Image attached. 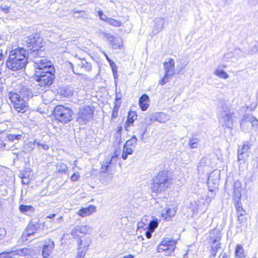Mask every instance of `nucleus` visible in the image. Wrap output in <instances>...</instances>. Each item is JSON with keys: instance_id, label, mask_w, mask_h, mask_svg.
I'll return each mask as SVG.
<instances>
[{"instance_id": "f257e3e1", "label": "nucleus", "mask_w": 258, "mask_h": 258, "mask_svg": "<svg viewBox=\"0 0 258 258\" xmlns=\"http://www.w3.org/2000/svg\"><path fill=\"white\" fill-rule=\"evenodd\" d=\"M36 81L41 87L50 86L54 79V68L50 61L44 57H36L33 60Z\"/></svg>"}, {"instance_id": "f03ea898", "label": "nucleus", "mask_w": 258, "mask_h": 258, "mask_svg": "<svg viewBox=\"0 0 258 258\" xmlns=\"http://www.w3.org/2000/svg\"><path fill=\"white\" fill-rule=\"evenodd\" d=\"M28 53L23 48L12 50L6 61V67L13 71H17L25 68L28 61Z\"/></svg>"}, {"instance_id": "7ed1b4c3", "label": "nucleus", "mask_w": 258, "mask_h": 258, "mask_svg": "<svg viewBox=\"0 0 258 258\" xmlns=\"http://www.w3.org/2000/svg\"><path fill=\"white\" fill-rule=\"evenodd\" d=\"M20 94L16 92H10L9 97L13 103L14 107L19 113H24L28 108L27 98L32 96V93L26 86H22Z\"/></svg>"}, {"instance_id": "20e7f679", "label": "nucleus", "mask_w": 258, "mask_h": 258, "mask_svg": "<svg viewBox=\"0 0 258 258\" xmlns=\"http://www.w3.org/2000/svg\"><path fill=\"white\" fill-rule=\"evenodd\" d=\"M217 117L221 126L224 128H231L233 124L232 113L230 112L227 105L223 103L219 107Z\"/></svg>"}, {"instance_id": "39448f33", "label": "nucleus", "mask_w": 258, "mask_h": 258, "mask_svg": "<svg viewBox=\"0 0 258 258\" xmlns=\"http://www.w3.org/2000/svg\"><path fill=\"white\" fill-rule=\"evenodd\" d=\"M169 184L167 174L164 171H161L154 178L151 189L155 193L161 192L167 188Z\"/></svg>"}, {"instance_id": "423d86ee", "label": "nucleus", "mask_w": 258, "mask_h": 258, "mask_svg": "<svg viewBox=\"0 0 258 258\" xmlns=\"http://www.w3.org/2000/svg\"><path fill=\"white\" fill-rule=\"evenodd\" d=\"M73 111L69 107L57 105L54 109V115L60 122L66 123L72 120Z\"/></svg>"}, {"instance_id": "0eeeda50", "label": "nucleus", "mask_w": 258, "mask_h": 258, "mask_svg": "<svg viewBox=\"0 0 258 258\" xmlns=\"http://www.w3.org/2000/svg\"><path fill=\"white\" fill-rule=\"evenodd\" d=\"M94 109L89 106L81 107L78 113L77 120L80 124H86L93 119Z\"/></svg>"}, {"instance_id": "6e6552de", "label": "nucleus", "mask_w": 258, "mask_h": 258, "mask_svg": "<svg viewBox=\"0 0 258 258\" xmlns=\"http://www.w3.org/2000/svg\"><path fill=\"white\" fill-rule=\"evenodd\" d=\"M164 68L165 75L164 77L159 81V84L164 85L169 82L170 79L175 74V62L173 58H169L168 61L164 62Z\"/></svg>"}, {"instance_id": "1a4fd4ad", "label": "nucleus", "mask_w": 258, "mask_h": 258, "mask_svg": "<svg viewBox=\"0 0 258 258\" xmlns=\"http://www.w3.org/2000/svg\"><path fill=\"white\" fill-rule=\"evenodd\" d=\"M92 228L87 225H78L73 227L71 234L74 238H76L79 234H87L92 232Z\"/></svg>"}, {"instance_id": "9d476101", "label": "nucleus", "mask_w": 258, "mask_h": 258, "mask_svg": "<svg viewBox=\"0 0 258 258\" xmlns=\"http://www.w3.org/2000/svg\"><path fill=\"white\" fill-rule=\"evenodd\" d=\"M176 242L170 238L164 239L157 247V251L161 252L164 251L169 250L172 252L175 247Z\"/></svg>"}, {"instance_id": "9b49d317", "label": "nucleus", "mask_w": 258, "mask_h": 258, "mask_svg": "<svg viewBox=\"0 0 258 258\" xmlns=\"http://www.w3.org/2000/svg\"><path fill=\"white\" fill-rule=\"evenodd\" d=\"M220 175L218 172H212L208 179L209 191H217L219 184Z\"/></svg>"}, {"instance_id": "f8f14e48", "label": "nucleus", "mask_w": 258, "mask_h": 258, "mask_svg": "<svg viewBox=\"0 0 258 258\" xmlns=\"http://www.w3.org/2000/svg\"><path fill=\"white\" fill-rule=\"evenodd\" d=\"M54 247V243L51 239H48L45 242L42 247V255L44 258L48 257L53 252Z\"/></svg>"}, {"instance_id": "ddd939ff", "label": "nucleus", "mask_w": 258, "mask_h": 258, "mask_svg": "<svg viewBox=\"0 0 258 258\" xmlns=\"http://www.w3.org/2000/svg\"><path fill=\"white\" fill-rule=\"evenodd\" d=\"M242 183L238 180H236L233 185V199L234 201H240L241 198Z\"/></svg>"}, {"instance_id": "4468645a", "label": "nucleus", "mask_w": 258, "mask_h": 258, "mask_svg": "<svg viewBox=\"0 0 258 258\" xmlns=\"http://www.w3.org/2000/svg\"><path fill=\"white\" fill-rule=\"evenodd\" d=\"M170 116L163 112H156L153 114L151 117L150 120L152 121H157L161 123H164L168 120H170Z\"/></svg>"}, {"instance_id": "2eb2a0df", "label": "nucleus", "mask_w": 258, "mask_h": 258, "mask_svg": "<svg viewBox=\"0 0 258 258\" xmlns=\"http://www.w3.org/2000/svg\"><path fill=\"white\" fill-rule=\"evenodd\" d=\"M42 44V38L40 37H37L36 42L34 45L32 51L30 52V53H33V55H34V59L37 57L36 55H41L43 53V49H42L43 47Z\"/></svg>"}, {"instance_id": "dca6fc26", "label": "nucleus", "mask_w": 258, "mask_h": 258, "mask_svg": "<svg viewBox=\"0 0 258 258\" xmlns=\"http://www.w3.org/2000/svg\"><path fill=\"white\" fill-rule=\"evenodd\" d=\"M38 228H39V225L38 223L34 222H30L28 226H27L25 234L26 237L30 236L34 234L37 231Z\"/></svg>"}, {"instance_id": "f3484780", "label": "nucleus", "mask_w": 258, "mask_h": 258, "mask_svg": "<svg viewBox=\"0 0 258 258\" xmlns=\"http://www.w3.org/2000/svg\"><path fill=\"white\" fill-rule=\"evenodd\" d=\"M209 242L215 244L220 242L221 240V233L218 229L213 230L209 234Z\"/></svg>"}, {"instance_id": "a211bd4d", "label": "nucleus", "mask_w": 258, "mask_h": 258, "mask_svg": "<svg viewBox=\"0 0 258 258\" xmlns=\"http://www.w3.org/2000/svg\"><path fill=\"white\" fill-rule=\"evenodd\" d=\"M91 242V239L89 237L79 238L77 241L78 247H81L85 250H88Z\"/></svg>"}, {"instance_id": "6ab92c4d", "label": "nucleus", "mask_w": 258, "mask_h": 258, "mask_svg": "<svg viewBox=\"0 0 258 258\" xmlns=\"http://www.w3.org/2000/svg\"><path fill=\"white\" fill-rule=\"evenodd\" d=\"M155 26L152 33L156 35L164 29L165 20L162 18H158L155 20Z\"/></svg>"}, {"instance_id": "aec40b11", "label": "nucleus", "mask_w": 258, "mask_h": 258, "mask_svg": "<svg viewBox=\"0 0 258 258\" xmlns=\"http://www.w3.org/2000/svg\"><path fill=\"white\" fill-rule=\"evenodd\" d=\"M176 210L173 207H167L163 210L161 215L166 221H169L175 215Z\"/></svg>"}, {"instance_id": "412c9836", "label": "nucleus", "mask_w": 258, "mask_h": 258, "mask_svg": "<svg viewBox=\"0 0 258 258\" xmlns=\"http://www.w3.org/2000/svg\"><path fill=\"white\" fill-rule=\"evenodd\" d=\"M96 207L93 205H90L88 207L80 209L78 215L82 217L89 216L96 211Z\"/></svg>"}, {"instance_id": "4be33fe9", "label": "nucleus", "mask_w": 258, "mask_h": 258, "mask_svg": "<svg viewBox=\"0 0 258 258\" xmlns=\"http://www.w3.org/2000/svg\"><path fill=\"white\" fill-rule=\"evenodd\" d=\"M149 97L146 94L142 95L140 98L139 105L143 111H145L148 109L149 105Z\"/></svg>"}, {"instance_id": "5701e85b", "label": "nucleus", "mask_w": 258, "mask_h": 258, "mask_svg": "<svg viewBox=\"0 0 258 258\" xmlns=\"http://www.w3.org/2000/svg\"><path fill=\"white\" fill-rule=\"evenodd\" d=\"M147 124L145 120L141 121L138 125L137 131L140 134L142 140H143L144 136L147 132Z\"/></svg>"}, {"instance_id": "b1692460", "label": "nucleus", "mask_w": 258, "mask_h": 258, "mask_svg": "<svg viewBox=\"0 0 258 258\" xmlns=\"http://www.w3.org/2000/svg\"><path fill=\"white\" fill-rule=\"evenodd\" d=\"M19 210L22 213L27 215H32L34 211V208L30 205H21L19 206Z\"/></svg>"}, {"instance_id": "393cba45", "label": "nucleus", "mask_w": 258, "mask_h": 258, "mask_svg": "<svg viewBox=\"0 0 258 258\" xmlns=\"http://www.w3.org/2000/svg\"><path fill=\"white\" fill-rule=\"evenodd\" d=\"M17 255L30 256L33 253V249L29 248H23L15 250Z\"/></svg>"}, {"instance_id": "a878e982", "label": "nucleus", "mask_w": 258, "mask_h": 258, "mask_svg": "<svg viewBox=\"0 0 258 258\" xmlns=\"http://www.w3.org/2000/svg\"><path fill=\"white\" fill-rule=\"evenodd\" d=\"M106 37L109 41L113 48L117 49L120 47V42L118 39L114 37L113 35H110L109 34H107Z\"/></svg>"}, {"instance_id": "bb28decb", "label": "nucleus", "mask_w": 258, "mask_h": 258, "mask_svg": "<svg viewBox=\"0 0 258 258\" xmlns=\"http://www.w3.org/2000/svg\"><path fill=\"white\" fill-rule=\"evenodd\" d=\"M37 37H39L37 34L33 36H30L26 41L27 45L28 47L30 50L31 52L32 50V48H33L34 45L36 42V40H37Z\"/></svg>"}, {"instance_id": "cd10ccee", "label": "nucleus", "mask_w": 258, "mask_h": 258, "mask_svg": "<svg viewBox=\"0 0 258 258\" xmlns=\"http://www.w3.org/2000/svg\"><path fill=\"white\" fill-rule=\"evenodd\" d=\"M60 93L64 97H69L73 94V90L72 87L67 86L60 90Z\"/></svg>"}, {"instance_id": "c85d7f7f", "label": "nucleus", "mask_w": 258, "mask_h": 258, "mask_svg": "<svg viewBox=\"0 0 258 258\" xmlns=\"http://www.w3.org/2000/svg\"><path fill=\"white\" fill-rule=\"evenodd\" d=\"M147 229H150L151 231H154L155 228L158 227V220L156 218L153 219L152 220H150L149 222H147L146 224Z\"/></svg>"}, {"instance_id": "c756f323", "label": "nucleus", "mask_w": 258, "mask_h": 258, "mask_svg": "<svg viewBox=\"0 0 258 258\" xmlns=\"http://www.w3.org/2000/svg\"><path fill=\"white\" fill-rule=\"evenodd\" d=\"M135 117H137L135 112H131L128 113L127 120L125 123V127H129L133 124Z\"/></svg>"}, {"instance_id": "7c9ffc66", "label": "nucleus", "mask_w": 258, "mask_h": 258, "mask_svg": "<svg viewBox=\"0 0 258 258\" xmlns=\"http://www.w3.org/2000/svg\"><path fill=\"white\" fill-rule=\"evenodd\" d=\"M234 204L237 210L238 216L239 217L244 215L245 211L241 206V204L240 201L238 202L234 201Z\"/></svg>"}, {"instance_id": "2f4dec72", "label": "nucleus", "mask_w": 258, "mask_h": 258, "mask_svg": "<svg viewBox=\"0 0 258 258\" xmlns=\"http://www.w3.org/2000/svg\"><path fill=\"white\" fill-rule=\"evenodd\" d=\"M214 73L216 76L220 78L226 79L229 78L228 74L221 69H217Z\"/></svg>"}, {"instance_id": "473e14b6", "label": "nucleus", "mask_w": 258, "mask_h": 258, "mask_svg": "<svg viewBox=\"0 0 258 258\" xmlns=\"http://www.w3.org/2000/svg\"><path fill=\"white\" fill-rule=\"evenodd\" d=\"M200 142V139L197 137H192L190 138L188 142V145L190 148H197Z\"/></svg>"}, {"instance_id": "72a5a7b5", "label": "nucleus", "mask_w": 258, "mask_h": 258, "mask_svg": "<svg viewBox=\"0 0 258 258\" xmlns=\"http://www.w3.org/2000/svg\"><path fill=\"white\" fill-rule=\"evenodd\" d=\"M240 126L244 132L248 131L250 127V122L247 120V114L244 116V118L241 120Z\"/></svg>"}, {"instance_id": "f704fd0d", "label": "nucleus", "mask_w": 258, "mask_h": 258, "mask_svg": "<svg viewBox=\"0 0 258 258\" xmlns=\"http://www.w3.org/2000/svg\"><path fill=\"white\" fill-rule=\"evenodd\" d=\"M133 153V150L128 146L124 144L122 154V158L123 159L125 160L127 158L128 155H131Z\"/></svg>"}, {"instance_id": "c9c22d12", "label": "nucleus", "mask_w": 258, "mask_h": 258, "mask_svg": "<svg viewBox=\"0 0 258 258\" xmlns=\"http://www.w3.org/2000/svg\"><path fill=\"white\" fill-rule=\"evenodd\" d=\"M117 158V156H113L111 157H106L103 162L102 165L108 169L109 165L111 163L112 161L114 160H116Z\"/></svg>"}, {"instance_id": "e433bc0d", "label": "nucleus", "mask_w": 258, "mask_h": 258, "mask_svg": "<svg viewBox=\"0 0 258 258\" xmlns=\"http://www.w3.org/2000/svg\"><path fill=\"white\" fill-rule=\"evenodd\" d=\"M247 120L250 122V126L256 127L258 120L252 115L247 114Z\"/></svg>"}, {"instance_id": "4c0bfd02", "label": "nucleus", "mask_w": 258, "mask_h": 258, "mask_svg": "<svg viewBox=\"0 0 258 258\" xmlns=\"http://www.w3.org/2000/svg\"><path fill=\"white\" fill-rule=\"evenodd\" d=\"M107 23L110 25L117 27L121 26L122 25L121 22L111 18H109V19L107 20Z\"/></svg>"}, {"instance_id": "58836bf2", "label": "nucleus", "mask_w": 258, "mask_h": 258, "mask_svg": "<svg viewBox=\"0 0 258 258\" xmlns=\"http://www.w3.org/2000/svg\"><path fill=\"white\" fill-rule=\"evenodd\" d=\"M35 144H36V140H35L33 142H29L25 146V149L28 152H32L35 147Z\"/></svg>"}, {"instance_id": "ea45409f", "label": "nucleus", "mask_w": 258, "mask_h": 258, "mask_svg": "<svg viewBox=\"0 0 258 258\" xmlns=\"http://www.w3.org/2000/svg\"><path fill=\"white\" fill-rule=\"evenodd\" d=\"M87 251L88 250H85L81 247H78L76 258H84Z\"/></svg>"}, {"instance_id": "a19ab883", "label": "nucleus", "mask_w": 258, "mask_h": 258, "mask_svg": "<svg viewBox=\"0 0 258 258\" xmlns=\"http://www.w3.org/2000/svg\"><path fill=\"white\" fill-rule=\"evenodd\" d=\"M220 244V242L216 243L215 244H212L211 254L213 256H215L218 249L221 248Z\"/></svg>"}, {"instance_id": "79ce46f5", "label": "nucleus", "mask_w": 258, "mask_h": 258, "mask_svg": "<svg viewBox=\"0 0 258 258\" xmlns=\"http://www.w3.org/2000/svg\"><path fill=\"white\" fill-rule=\"evenodd\" d=\"M209 191L210 192L208 194L207 197L206 199V203H207L208 205L210 204L212 200L214 199L217 191Z\"/></svg>"}, {"instance_id": "37998d69", "label": "nucleus", "mask_w": 258, "mask_h": 258, "mask_svg": "<svg viewBox=\"0 0 258 258\" xmlns=\"http://www.w3.org/2000/svg\"><path fill=\"white\" fill-rule=\"evenodd\" d=\"M7 138L9 141L13 142L15 140H20L22 138V135L9 134L7 136Z\"/></svg>"}, {"instance_id": "c03bdc74", "label": "nucleus", "mask_w": 258, "mask_h": 258, "mask_svg": "<svg viewBox=\"0 0 258 258\" xmlns=\"http://www.w3.org/2000/svg\"><path fill=\"white\" fill-rule=\"evenodd\" d=\"M149 221L146 217L143 218L142 221H140L138 224L139 228H142L144 230L147 229L148 227H146L147 226L146 224L147 222H149Z\"/></svg>"}, {"instance_id": "a18cd8bd", "label": "nucleus", "mask_w": 258, "mask_h": 258, "mask_svg": "<svg viewBox=\"0 0 258 258\" xmlns=\"http://www.w3.org/2000/svg\"><path fill=\"white\" fill-rule=\"evenodd\" d=\"M2 254H6L3 256V258H16L15 256L17 255V253H16L15 251L8 252H4L0 254V255H2Z\"/></svg>"}, {"instance_id": "49530a36", "label": "nucleus", "mask_w": 258, "mask_h": 258, "mask_svg": "<svg viewBox=\"0 0 258 258\" xmlns=\"http://www.w3.org/2000/svg\"><path fill=\"white\" fill-rule=\"evenodd\" d=\"M137 141H138V139L136 138V137L135 136H134L132 137V138L130 140H127L126 142L125 145H126V146H128L129 147L131 146L135 145L137 144Z\"/></svg>"}, {"instance_id": "de8ad7c7", "label": "nucleus", "mask_w": 258, "mask_h": 258, "mask_svg": "<svg viewBox=\"0 0 258 258\" xmlns=\"http://www.w3.org/2000/svg\"><path fill=\"white\" fill-rule=\"evenodd\" d=\"M244 252L243 249L241 245L238 244L235 249V254L237 256H241Z\"/></svg>"}, {"instance_id": "09e8293b", "label": "nucleus", "mask_w": 258, "mask_h": 258, "mask_svg": "<svg viewBox=\"0 0 258 258\" xmlns=\"http://www.w3.org/2000/svg\"><path fill=\"white\" fill-rule=\"evenodd\" d=\"M258 52V42H254L250 47V53H255Z\"/></svg>"}, {"instance_id": "8fccbe9b", "label": "nucleus", "mask_w": 258, "mask_h": 258, "mask_svg": "<svg viewBox=\"0 0 258 258\" xmlns=\"http://www.w3.org/2000/svg\"><path fill=\"white\" fill-rule=\"evenodd\" d=\"M36 145L39 149H42L44 151H46L49 149V146L46 144H42L39 142L36 141Z\"/></svg>"}, {"instance_id": "3c124183", "label": "nucleus", "mask_w": 258, "mask_h": 258, "mask_svg": "<svg viewBox=\"0 0 258 258\" xmlns=\"http://www.w3.org/2000/svg\"><path fill=\"white\" fill-rule=\"evenodd\" d=\"M242 55V52L240 49L235 48L234 50L233 56L236 58L241 57Z\"/></svg>"}, {"instance_id": "603ef678", "label": "nucleus", "mask_w": 258, "mask_h": 258, "mask_svg": "<svg viewBox=\"0 0 258 258\" xmlns=\"http://www.w3.org/2000/svg\"><path fill=\"white\" fill-rule=\"evenodd\" d=\"M98 14L100 19L101 20L105 21L107 23V20L109 19V18H108L105 15H104L103 13L101 11H99L98 12Z\"/></svg>"}, {"instance_id": "864d4df0", "label": "nucleus", "mask_w": 258, "mask_h": 258, "mask_svg": "<svg viewBox=\"0 0 258 258\" xmlns=\"http://www.w3.org/2000/svg\"><path fill=\"white\" fill-rule=\"evenodd\" d=\"M244 154L245 153L243 150H242V148H239L238 150V160H243L244 158Z\"/></svg>"}, {"instance_id": "5fc2aeb1", "label": "nucleus", "mask_w": 258, "mask_h": 258, "mask_svg": "<svg viewBox=\"0 0 258 258\" xmlns=\"http://www.w3.org/2000/svg\"><path fill=\"white\" fill-rule=\"evenodd\" d=\"M107 59L108 60L109 62L110 66L112 69V71L115 72V71H117V69L116 64L112 60H111L108 57H107Z\"/></svg>"}, {"instance_id": "6e6d98bb", "label": "nucleus", "mask_w": 258, "mask_h": 258, "mask_svg": "<svg viewBox=\"0 0 258 258\" xmlns=\"http://www.w3.org/2000/svg\"><path fill=\"white\" fill-rule=\"evenodd\" d=\"M84 66H83V68L85 71L89 72L92 69V65L91 63L88 62L86 61V62H84Z\"/></svg>"}, {"instance_id": "4d7b16f0", "label": "nucleus", "mask_w": 258, "mask_h": 258, "mask_svg": "<svg viewBox=\"0 0 258 258\" xmlns=\"http://www.w3.org/2000/svg\"><path fill=\"white\" fill-rule=\"evenodd\" d=\"M80 177V174L79 172H76L74 173L71 177V179L73 181H77Z\"/></svg>"}, {"instance_id": "13d9d810", "label": "nucleus", "mask_w": 258, "mask_h": 258, "mask_svg": "<svg viewBox=\"0 0 258 258\" xmlns=\"http://www.w3.org/2000/svg\"><path fill=\"white\" fill-rule=\"evenodd\" d=\"M118 108L116 107V106H115V107H114V108L112 110V118H115L117 117V115H118Z\"/></svg>"}, {"instance_id": "bf43d9fd", "label": "nucleus", "mask_w": 258, "mask_h": 258, "mask_svg": "<svg viewBox=\"0 0 258 258\" xmlns=\"http://www.w3.org/2000/svg\"><path fill=\"white\" fill-rule=\"evenodd\" d=\"M250 148V146L248 143H246L243 145L242 146V150L244 151L245 154L248 151V149Z\"/></svg>"}, {"instance_id": "052dcab7", "label": "nucleus", "mask_w": 258, "mask_h": 258, "mask_svg": "<svg viewBox=\"0 0 258 258\" xmlns=\"http://www.w3.org/2000/svg\"><path fill=\"white\" fill-rule=\"evenodd\" d=\"M6 231L4 228H0V239H3L6 235Z\"/></svg>"}, {"instance_id": "680f3d73", "label": "nucleus", "mask_w": 258, "mask_h": 258, "mask_svg": "<svg viewBox=\"0 0 258 258\" xmlns=\"http://www.w3.org/2000/svg\"><path fill=\"white\" fill-rule=\"evenodd\" d=\"M86 60L85 59L83 58L82 59H80L79 62L77 63L78 67H79L81 68H83V66H84V62H86Z\"/></svg>"}, {"instance_id": "e2e57ef3", "label": "nucleus", "mask_w": 258, "mask_h": 258, "mask_svg": "<svg viewBox=\"0 0 258 258\" xmlns=\"http://www.w3.org/2000/svg\"><path fill=\"white\" fill-rule=\"evenodd\" d=\"M2 10L5 13H8L9 12L10 7L7 6L2 5L1 7Z\"/></svg>"}, {"instance_id": "0e129e2a", "label": "nucleus", "mask_w": 258, "mask_h": 258, "mask_svg": "<svg viewBox=\"0 0 258 258\" xmlns=\"http://www.w3.org/2000/svg\"><path fill=\"white\" fill-rule=\"evenodd\" d=\"M147 231L146 232V236L147 238L149 239L152 237V233L153 231H151L150 229H147Z\"/></svg>"}, {"instance_id": "69168bd1", "label": "nucleus", "mask_w": 258, "mask_h": 258, "mask_svg": "<svg viewBox=\"0 0 258 258\" xmlns=\"http://www.w3.org/2000/svg\"><path fill=\"white\" fill-rule=\"evenodd\" d=\"M67 166L64 164H62V169L60 170H58V172H60L61 173H65L67 171Z\"/></svg>"}, {"instance_id": "338daca9", "label": "nucleus", "mask_w": 258, "mask_h": 258, "mask_svg": "<svg viewBox=\"0 0 258 258\" xmlns=\"http://www.w3.org/2000/svg\"><path fill=\"white\" fill-rule=\"evenodd\" d=\"M122 95L120 92H116L115 100L116 101L121 99Z\"/></svg>"}, {"instance_id": "774afa93", "label": "nucleus", "mask_w": 258, "mask_h": 258, "mask_svg": "<svg viewBox=\"0 0 258 258\" xmlns=\"http://www.w3.org/2000/svg\"><path fill=\"white\" fill-rule=\"evenodd\" d=\"M22 183L24 184H28L29 183V179L27 178L24 177L22 178Z\"/></svg>"}]
</instances>
